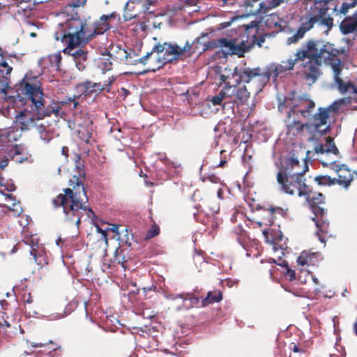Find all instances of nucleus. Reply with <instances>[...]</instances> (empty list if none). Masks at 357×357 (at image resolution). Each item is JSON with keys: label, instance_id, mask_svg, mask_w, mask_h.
<instances>
[{"label": "nucleus", "instance_id": "63", "mask_svg": "<svg viewBox=\"0 0 357 357\" xmlns=\"http://www.w3.org/2000/svg\"><path fill=\"white\" fill-rule=\"evenodd\" d=\"M70 101L72 100V101L73 102V107H74L75 108H76V107H77V106L78 105V102L75 100V98H73V99L70 98Z\"/></svg>", "mask_w": 357, "mask_h": 357}, {"label": "nucleus", "instance_id": "50", "mask_svg": "<svg viewBox=\"0 0 357 357\" xmlns=\"http://www.w3.org/2000/svg\"><path fill=\"white\" fill-rule=\"evenodd\" d=\"M85 61L86 60H81V59L75 61L76 67L78 68L79 70H83L85 68V66L84 63V61Z\"/></svg>", "mask_w": 357, "mask_h": 357}, {"label": "nucleus", "instance_id": "55", "mask_svg": "<svg viewBox=\"0 0 357 357\" xmlns=\"http://www.w3.org/2000/svg\"><path fill=\"white\" fill-rule=\"evenodd\" d=\"M0 56L1 58H6V57H12L15 56V55L8 54H7L2 48L0 47Z\"/></svg>", "mask_w": 357, "mask_h": 357}, {"label": "nucleus", "instance_id": "44", "mask_svg": "<svg viewBox=\"0 0 357 357\" xmlns=\"http://www.w3.org/2000/svg\"><path fill=\"white\" fill-rule=\"evenodd\" d=\"M111 132L113 133L114 137L119 140L123 137L121 128L114 126L111 128Z\"/></svg>", "mask_w": 357, "mask_h": 357}, {"label": "nucleus", "instance_id": "21", "mask_svg": "<svg viewBox=\"0 0 357 357\" xmlns=\"http://www.w3.org/2000/svg\"><path fill=\"white\" fill-rule=\"evenodd\" d=\"M236 98L234 102L238 104H244L250 98V92L248 91L245 85H241V83L237 84Z\"/></svg>", "mask_w": 357, "mask_h": 357}, {"label": "nucleus", "instance_id": "59", "mask_svg": "<svg viewBox=\"0 0 357 357\" xmlns=\"http://www.w3.org/2000/svg\"><path fill=\"white\" fill-rule=\"evenodd\" d=\"M10 324L7 321H3V323H0V328H4L5 327H10Z\"/></svg>", "mask_w": 357, "mask_h": 357}, {"label": "nucleus", "instance_id": "51", "mask_svg": "<svg viewBox=\"0 0 357 357\" xmlns=\"http://www.w3.org/2000/svg\"><path fill=\"white\" fill-rule=\"evenodd\" d=\"M3 178H0V186H3ZM1 193H2L5 197H6V199L8 200H13V201H15V198L10 194H4L1 191H0Z\"/></svg>", "mask_w": 357, "mask_h": 357}, {"label": "nucleus", "instance_id": "36", "mask_svg": "<svg viewBox=\"0 0 357 357\" xmlns=\"http://www.w3.org/2000/svg\"><path fill=\"white\" fill-rule=\"evenodd\" d=\"M323 145L326 146H325L326 149L330 150V151H328L327 152V153H333V154H337V153L338 149L336 147V146H335V144L334 143V141H333V139L332 138L327 137L326 139V144H324Z\"/></svg>", "mask_w": 357, "mask_h": 357}, {"label": "nucleus", "instance_id": "28", "mask_svg": "<svg viewBox=\"0 0 357 357\" xmlns=\"http://www.w3.org/2000/svg\"><path fill=\"white\" fill-rule=\"evenodd\" d=\"M237 84L234 81V84H226L222 87L223 93L226 96L227 99H228V102H234V99L236 98V92Z\"/></svg>", "mask_w": 357, "mask_h": 357}, {"label": "nucleus", "instance_id": "2", "mask_svg": "<svg viewBox=\"0 0 357 357\" xmlns=\"http://www.w3.org/2000/svg\"><path fill=\"white\" fill-rule=\"evenodd\" d=\"M75 167L77 174L70 180V185L73 188H66L65 194L59 195L53 199V204L56 207L62 206L66 215L65 220L70 224H75L78 227L84 215L86 218H91L94 213L86 205L88 197L82 183L86 172L79 155H76Z\"/></svg>", "mask_w": 357, "mask_h": 357}, {"label": "nucleus", "instance_id": "13", "mask_svg": "<svg viewBox=\"0 0 357 357\" xmlns=\"http://www.w3.org/2000/svg\"><path fill=\"white\" fill-rule=\"evenodd\" d=\"M12 70V67L8 66L6 61L0 62V93H6V89L9 87Z\"/></svg>", "mask_w": 357, "mask_h": 357}, {"label": "nucleus", "instance_id": "6", "mask_svg": "<svg viewBox=\"0 0 357 357\" xmlns=\"http://www.w3.org/2000/svg\"><path fill=\"white\" fill-rule=\"evenodd\" d=\"M20 136L21 134L14 130L5 129L0 130V149L6 148L9 158L17 163H22L28 160L27 155L24 153L22 146L13 144Z\"/></svg>", "mask_w": 357, "mask_h": 357}, {"label": "nucleus", "instance_id": "62", "mask_svg": "<svg viewBox=\"0 0 357 357\" xmlns=\"http://www.w3.org/2000/svg\"><path fill=\"white\" fill-rule=\"evenodd\" d=\"M292 350L294 352H296V353L300 351L299 347L297 345H296V344L294 345V347H293Z\"/></svg>", "mask_w": 357, "mask_h": 357}, {"label": "nucleus", "instance_id": "27", "mask_svg": "<svg viewBox=\"0 0 357 357\" xmlns=\"http://www.w3.org/2000/svg\"><path fill=\"white\" fill-rule=\"evenodd\" d=\"M305 197L306 201L308 202L310 206L320 204L324 202V196L321 192H307V195H303Z\"/></svg>", "mask_w": 357, "mask_h": 357}, {"label": "nucleus", "instance_id": "23", "mask_svg": "<svg viewBox=\"0 0 357 357\" xmlns=\"http://www.w3.org/2000/svg\"><path fill=\"white\" fill-rule=\"evenodd\" d=\"M234 41L227 38H221L213 43V47H219L225 55L232 54Z\"/></svg>", "mask_w": 357, "mask_h": 357}, {"label": "nucleus", "instance_id": "34", "mask_svg": "<svg viewBox=\"0 0 357 357\" xmlns=\"http://www.w3.org/2000/svg\"><path fill=\"white\" fill-rule=\"evenodd\" d=\"M248 50V48L243 41L238 45L234 42L232 54H236L238 56H242Z\"/></svg>", "mask_w": 357, "mask_h": 357}, {"label": "nucleus", "instance_id": "53", "mask_svg": "<svg viewBox=\"0 0 357 357\" xmlns=\"http://www.w3.org/2000/svg\"><path fill=\"white\" fill-rule=\"evenodd\" d=\"M19 204H20L19 202L18 203L14 202L13 204V208H12V210L15 211L18 214H20L22 212V210L21 207L19 206Z\"/></svg>", "mask_w": 357, "mask_h": 357}, {"label": "nucleus", "instance_id": "60", "mask_svg": "<svg viewBox=\"0 0 357 357\" xmlns=\"http://www.w3.org/2000/svg\"><path fill=\"white\" fill-rule=\"evenodd\" d=\"M16 189L15 185L13 183H11L8 188H7V190L9 191V192H13V191H15Z\"/></svg>", "mask_w": 357, "mask_h": 357}, {"label": "nucleus", "instance_id": "17", "mask_svg": "<svg viewBox=\"0 0 357 357\" xmlns=\"http://www.w3.org/2000/svg\"><path fill=\"white\" fill-rule=\"evenodd\" d=\"M328 10V8L326 6L319 8L316 16L319 18L317 24L320 26H324L328 30H330L333 26V19L331 16L327 15Z\"/></svg>", "mask_w": 357, "mask_h": 357}, {"label": "nucleus", "instance_id": "26", "mask_svg": "<svg viewBox=\"0 0 357 357\" xmlns=\"http://www.w3.org/2000/svg\"><path fill=\"white\" fill-rule=\"evenodd\" d=\"M166 298L169 300H175L176 298L182 299L183 305H182V307L178 306L177 307L178 310H181L183 309L188 310V309H190L191 307H193V305H192L186 293H183V294H168V295H166Z\"/></svg>", "mask_w": 357, "mask_h": 357}, {"label": "nucleus", "instance_id": "7", "mask_svg": "<svg viewBox=\"0 0 357 357\" xmlns=\"http://www.w3.org/2000/svg\"><path fill=\"white\" fill-rule=\"evenodd\" d=\"M233 78L237 84L244 82L249 83L255 78L260 82L259 91H261L264 85L268 82V75H266V72L262 70L259 67L257 68H235L233 73Z\"/></svg>", "mask_w": 357, "mask_h": 357}, {"label": "nucleus", "instance_id": "43", "mask_svg": "<svg viewBox=\"0 0 357 357\" xmlns=\"http://www.w3.org/2000/svg\"><path fill=\"white\" fill-rule=\"evenodd\" d=\"M159 227L157 225H153L148 231L146 234V238H151L155 237V236L158 235L159 234Z\"/></svg>", "mask_w": 357, "mask_h": 357}, {"label": "nucleus", "instance_id": "56", "mask_svg": "<svg viewBox=\"0 0 357 357\" xmlns=\"http://www.w3.org/2000/svg\"><path fill=\"white\" fill-rule=\"evenodd\" d=\"M29 344L32 347H42L45 345V343H35L33 342H31Z\"/></svg>", "mask_w": 357, "mask_h": 357}, {"label": "nucleus", "instance_id": "32", "mask_svg": "<svg viewBox=\"0 0 357 357\" xmlns=\"http://www.w3.org/2000/svg\"><path fill=\"white\" fill-rule=\"evenodd\" d=\"M319 19V18L317 17L316 15L311 16L307 21L302 22L299 29L303 31L304 30L305 33L307 31L310 30L315 24H317Z\"/></svg>", "mask_w": 357, "mask_h": 357}, {"label": "nucleus", "instance_id": "45", "mask_svg": "<svg viewBox=\"0 0 357 357\" xmlns=\"http://www.w3.org/2000/svg\"><path fill=\"white\" fill-rule=\"evenodd\" d=\"M102 63L104 64V70H109L112 66V62L109 59L104 58L102 59Z\"/></svg>", "mask_w": 357, "mask_h": 357}, {"label": "nucleus", "instance_id": "40", "mask_svg": "<svg viewBox=\"0 0 357 357\" xmlns=\"http://www.w3.org/2000/svg\"><path fill=\"white\" fill-rule=\"evenodd\" d=\"M61 60V56L60 53H56V54L50 56V61L52 64V66H54L56 68H59Z\"/></svg>", "mask_w": 357, "mask_h": 357}, {"label": "nucleus", "instance_id": "41", "mask_svg": "<svg viewBox=\"0 0 357 357\" xmlns=\"http://www.w3.org/2000/svg\"><path fill=\"white\" fill-rule=\"evenodd\" d=\"M0 151H4L3 156L0 158V169H4L8 166V162L11 158H9L8 154H7L6 148H4L3 149H0Z\"/></svg>", "mask_w": 357, "mask_h": 357}, {"label": "nucleus", "instance_id": "5", "mask_svg": "<svg viewBox=\"0 0 357 357\" xmlns=\"http://www.w3.org/2000/svg\"><path fill=\"white\" fill-rule=\"evenodd\" d=\"M308 170V166L305 162L304 169L301 172H295L289 176L283 175L278 172L277 181L281 186V190L289 195L297 193L298 196L303 197L310 192V187L305 183L304 174Z\"/></svg>", "mask_w": 357, "mask_h": 357}, {"label": "nucleus", "instance_id": "47", "mask_svg": "<svg viewBox=\"0 0 357 357\" xmlns=\"http://www.w3.org/2000/svg\"><path fill=\"white\" fill-rule=\"evenodd\" d=\"M285 275L286 277L289 278V280L292 281L296 279L295 271H293L290 268H287Z\"/></svg>", "mask_w": 357, "mask_h": 357}, {"label": "nucleus", "instance_id": "58", "mask_svg": "<svg viewBox=\"0 0 357 357\" xmlns=\"http://www.w3.org/2000/svg\"><path fill=\"white\" fill-rule=\"evenodd\" d=\"M97 230L99 233L101 234V235L102 236L103 238H106L107 237V232L104 230H102V229H100V227H98L97 228Z\"/></svg>", "mask_w": 357, "mask_h": 357}, {"label": "nucleus", "instance_id": "8", "mask_svg": "<svg viewBox=\"0 0 357 357\" xmlns=\"http://www.w3.org/2000/svg\"><path fill=\"white\" fill-rule=\"evenodd\" d=\"M330 130L331 121L328 109L319 107L318 112L313 116L312 122L307 123V132L312 137H315L317 134L325 135Z\"/></svg>", "mask_w": 357, "mask_h": 357}, {"label": "nucleus", "instance_id": "61", "mask_svg": "<svg viewBox=\"0 0 357 357\" xmlns=\"http://www.w3.org/2000/svg\"><path fill=\"white\" fill-rule=\"evenodd\" d=\"M222 194H223V191H222V189H219V190H218V197L219 198L222 199Z\"/></svg>", "mask_w": 357, "mask_h": 357}, {"label": "nucleus", "instance_id": "52", "mask_svg": "<svg viewBox=\"0 0 357 357\" xmlns=\"http://www.w3.org/2000/svg\"><path fill=\"white\" fill-rule=\"evenodd\" d=\"M64 317H65L64 314L56 313V314H51L50 316V320H57V319H61V318H63Z\"/></svg>", "mask_w": 357, "mask_h": 357}, {"label": "nucleus", "instance_id": "15", "mask_svg": "<svg viewBox=\"0 0 357 357\" xmlns=\"http://www.w3.org/2000/svg\"><path fill=\"white\" fill-rule=\"evenodd\" d=\"M112 14L110 15H103L100 17V20L94 23L93 24V30L91 31V33L93 36L95 35L102 34L107 30L109 29V24L108 23V20L112 17Z\"/></svg>", "mask_w": 357, "mask_h": 357}, {"label": "nucleus", "instance_id": "30", "mask_svg": "<svg viewBox=\"0 0 357 357\" xmlns=\"http://www.w3.org/2000/svg\"><path fill=\"white\" fill-rule=\"evenodd\" d=\"M30 254L33 256L36 264L40 266V268H42L45 264H47L45 257L43 252L37 250L33 246L31 248Z\"/></svg>", "mask_w": 357, "mask_h": 357}, {"label": "nucleus", "instance_id": "20", "mask_svg": "<svg viewBox=\"0 0 357 357\" xmlns=\"http://www.w3.org/2000/svg\"><path fill=\"white\" fill-rule=\"evenodd\" d=\"M284 23L285 22L277 14L269 15L265 20V24L268 27L275 28L279 31L282 30Z\"/></svg>", "mask_w": 357, "mask_h": 357}, {"label": "nucleus", "instance_id": "42", "mask_svg": "<svg viewBox=\"0 0 357 357\" xmlns=\"http://www.w3.org/2000/svg\"><path fill=\"white\" fill-rule=\"evenodd\" d=\"M193 307H201L202 303L199 297L193 296L191 294L186 293Z\"/></svg>", "mask_w": 357, "mask_h": 357}, {"label": "nucleus", "instance_id": "18", "mask_svg": "<svg viewBox=\"0 0 357 357\" xmlns=\"http://www.w3.org/2000/svg\"><path fill=\"white\" fill-rule=\"evenodd\" d=\"M315 224L317 228V231H316V235L317 236L319 240L321 243H326V237L328 234V227L329 222L327 218H323L321 220H317L315 221Z\"/></svg>", "mask_w": 357, "mask_h": 357}, {"label": "nucleus", "instance_id": "3", "mask_svg": "<svg viewBox=\"0 0 357 357\" xmlns=\"http://www.w3.org/2000/svg\"><path fill=\"white\" fill-rule=\"evenodd\" d=\"M206 36L207 34H203L202 36L195 38L192 43L187 40L183 47L179 46L176 43H158L153 47L151 52H147L144 56L135 60L134 63H140L145 64L147 59L153 53H157L156 61L158 66L150 70L155 72L156 70L162 68L166 63L183 61L194 54H202L212 48L213 43L207 42L206 40Z\"/></svg>", "mask_w": 357, "mask_h": 357}, {"label": "nucleus", "instance_id": "19", "mask_svg": "<svg viewBox=\"0 0 357 357\" xmlns=\"http://www.w3.org/2000/svg\"><path fill=\"white\" fill-rule=\"evenodd\" d=\"M317 257V254L314 252H309L307 251H303L297 259V263L299 266H314Z\"/></svg>", "mask_w": 357, "mask_h": 357}, {"label": "nucleus", "instance_id": "54", "mask_svg": "<svg viewBox=\"0 0 357 357\" xmlns=\"http://www.w3.org/2000/svg\"><path fill=\"white\" fill-rule=\"evenodd\" d=\"M301 273H303H303H304L305 274H306L307 276H310V277H312V280H313V281H314V282L316 284H318V283H319V280H318V279H317V278L313 277V275L310 274V271H303V270H301Z\"/></svg>", "mask_w": 357, "mask_h": 357}, {"label": "nucleus", "instance_id": "57", "mask_svg": "<svg viewBox=\"0 0 357 357\" xmlns=\"http://www.w3.org/2000/svg\"><path fill=\"white\" fill-rule=\"evenodd\" d=\"M227 163V160L225 159H222L219 164L216 165V167H223Z\"/></svg>", "mask_w": 357, "mask_h": 357}, {"label": "nucleus", "instance_id": "31", "mask_svg": "<svg viewBox=\"0 0 357 357\" xmlns=\"http://www.w3.org/2000/svg\"><path fill=\"white\" fill-rule=\"evenodd\" d=\"M156 156L158 158V160L155 162L156 166L162 170L166 171L168 167L173 165V162L167 158L165 155L162 153H157Z\"/></svg>", "mask_w": 357, "mask_h": 357}, {"label": "nucleus", "instance_id": "64", "mask_svg": "<svg viewBox=\"0 0 357 357\" xmlns=\"http://www.w3.org/2000/svg\"><path fill=\"white\" fill-rule=\"evenodd\" d=\"M331 357H345V355L343 354H340V355H336L335 354H333L331 355Z\"/></svg>", "mask_w": 357, "mask_h": 357}, {"label": "nucleus", "instance_id": "25", "mask_svg": "<svg viewBox=\"0 0 357 357\" xmlns=\"http://www.w3.org/2000/svg\"><path fill=\"white\" fill-rule=\"evenodd\" d=\"M36 128L40 135V139L45 142L47 143L53 138L54 134L51 129L43 123L39 122Z\"/></svg>", "mask_w": 357, "mask_h": 357}, {"label": "nucleus", "instance_id": "38", "mask_svg": "<svg viewBox=\"0 0 357 357\" xmlns=\"http://www.w3.org/2000/svg\"><path fill=\"white\" fill-rule=\"evenodd\" d=\"M225 100H227V98L225 96V93H223V91L222 89L218 94L215 95L211 98V102L214 106L220 105L222 104Z\"/></svg>", "mask_w": 357, "mask_h": 357}, {"label": "nucleus", "instance_id": "9", "mask_svg": "<svg viewBox=\"0 0 357 357\" xmlns=\"http://www.w3.org/2000/svg\"><path fill=\"white\" fill-rule=\"evenodd\" d=\"M285 107L289 108L287 112L288 118H290L291 112L304 118H309L311 116V112L314 108L315 104L313 101L304 99H291L285 102Z\"/></svg>", "mask_w": 357, "mask_h": 357}, {"label": "nucleus", "instance_id": "29", "mask_svg": "<svg viewBox=\"0 0 357 357\" xmlns=\"http://www.w3.org/2000/svg\"><path fill=\"white\" fill-rule=\"evenodd\" d=\"M356 6L357 0H348L347 1H344L342 3L340 9H337V7H335L334 10L335 12H338L340 14L346 15L351 9H353Z\"/></svg>", "mask_w": 357, "mask_h": 357}, {"label": "nucleus", "instance_id": "49", "mask_svg": "<svg viewBox=\"0 0 357 357\" xmlns=\"http://www.w3.org/2000/svg\"><path fill=\"white\" fill-rule=\"evenodd\" d=\"M207 180L213 183H218L220 181V179L218 176L215 174H210L207 177Z\"/></svg>", "mask_w": 357, "mask_h": 357}, {"label": "nucleus", "instance_id": "46", "mask_svg": "<svg viewBox=\"0 0 357 357\" xmlns=\"http://www.w3.org/2000/svg\"><path fill=\"white\" fill-rule=\"evenodd\" d=\"M326 146H324L323 144H319L315 146L314 151L317 153H327V152L329 151L328 149H325Z\"/></svg>", "mask_w": 357, "mask_h": 357}, {"label": "nucleus", "instance_id": "35", "mask_svg": "<svg viewBox=\"0 0 357 357\" xmlns=\"http://www.w3.org/2000/svg\"><path fill=\"white\" fill-rule=\"evenodd\" d=\"M305 35V31L298 29L296 33H295L293 36L289 37L287 40V44L291 45L293 43H297L299 40H301Z\"/></svg>", "mask_w": 357, "mask_h": 357}, {"label": "nucleus", "instance_id": "10", "mask_svg": "<svg viewBox=\"0 0 357 357\" xmlns=\"http://www.w3.org/2000/svg\"><path fill=\"white\" fill-rule=\"evenodd\" d=\"M17 96H9L3 99L0 102V114L5 117H9L13 111V114L17 112L16 107H20L24 105V102L20 101L23 100L24 96L20 93L19 91V85L17 89Z\"/></svg>", "mask_w": 357, "mask_h": 357}, {"label": "nucleus", "instance_id": "16", "mask_svg": "<svg viewBox=\"0 0 357 357\" xmlns=\"http://www.w3.org/2000/svg\"><path fill=\"white\" fill-rule=\"evenodd\" d=\"M77 135L79 139L85 143H91V139L93 135L92 122L91 120L86 121L84 126L79 125V128L77 129Z\"/></svg>", "mask_w": 357, "mask_h": 357}, {"label": "nucleus", "instance_id": "22", "mask_svg": "<svg viewBox=\"0 0 357 357\" xmlns=\"http://www.w3.org/2000/svg\"><path fill=\"white\" fill-rule=\"evenodd\" d=\"M307 131V123H302L299 121H294L287 126V132L294 136L301 135Z\"/></svg>", "mask_w": 357, "mask_h": 357}, {"label": "nucleus", "instance_id": "24", "mask_svg": "<svg viewBox=\"0 0 357 357\" xmlns=\"http://www.w3.org/2000/svg\"><path fill=\"white\" fill-rule=\"evenodd\" d=\"M222 299V293L219 291H208L207 296L201 300V307H205L210 304L218 303Z\"/></svg>", "mask_w": 357, "mask_h": 357}, {"label": "nucleus", "instance_id": "12", "mask_svg": "<svg viewBox=\"0 0 357 357\" xmlns=\"http://www.w3.org/2000/svg\"><path fill=\"white\" fill-rule=\"evenodd\" d=\"M314 181L319 185H333L336 183H338L340 185H342L345 188H348L350 185V183L352 181V178L350 174H349L348 176H342V175H339V178H332L331 176L328 175H320L317 176L314 178Z\"/></svg>", "mask_w": 357, "mask_h": 357}, {"label": "nucleus", "instance_id": "4", "mask_svg": "<svg viewBox=\"0 0 357 357\" xmlns=\"http://www.w3.org/2000/svg\"><path fill=\"white\" fill-rule=\"evenodd\" d=\"M92 37L93 34L89 30L87 24L79 18L77 13L65 23H60L58 30L54 33L56 40H61L66 44L64 52L72 56L74 61L86 59V52L77 47L88 43Z\"/></svg>", "mask_w": 357, "mask_h": 357}, {"label": "nucleus", "instance_id": "39", "mask_svg": "<svg viewBox=\"0 0 357 357\" xmlns=\"http://www.w3.org/2000/svg\"><path fill=\"white\" fill-rule=\"evenodd\" d=\"M225 100H227V98L225 96V93H223V91L222 89L218 94L215 95L211 98V102L214 106L220 105L222 104Z\"/></svg>", "mask_w": 357, "mask_h": 357}, {"label": "nucleus", "instance_id": "11", "mask_svg": "<svg viewBox=\"0 0 357 357\" xmlns=\"http://www.w3.org/2000/svg\"><path fill=\"white\" fill-rule=\"evenodd\" d=\"M113 82V78H109L103 83L93 82L87 80L80 83L78 87L85 96H88L93 93H99L102 91H109V86Z\"/></svg>", "mask_w": 357, "mask_h": 357}, {"label": "nucleus", "instance_id": "14", "mask_svg": "<svg viewBox=\"0 0 357 357\" xmlns=\"http://www.w3.org/2000/svg\"><path fill=\"white\" fill-rule=\"evenodd\" d=\"M340 30L343 35L357 31V11L351 16H347L340 24Z\"/></svg>", "mask_w": 357, "mask_h": 357}, {"label": "nucleus", "instance_id": "37", "mask_svg": "<svg viewBox=\"0 0 357 357\" xmlns=\"http://www.w3.org/2000/svg\"><path fill=\"white\" fill-rule=\"evenodd\" d=\"M345 99H340L338 100H336L333 102L331 105H329L328 107H324V109H328V113L330 114L331 112H335L339 109V107L341 105L344 103Z\"/></svg>", "mask_w": 357, "mask_h": 357}, {"label": "nucleus", "instance_id": "1", "mask_svg": "<svg viewBox=\"0 0 357 357\" xmlns=\"http://www.w3.org/2000/svg\"><path fill=\"white\" fill-rule=\"evenodd\" d=\"M19 91L24 96L23 100H20L24 102V107L15 116V128H9V130L18 132V129L22 131L29 130L36 127L45 116L52 114L59 116L63 114L62 108L59 104L45 106L43 91L40 82L36 77L26 75L19 83Z\"/></svg>", "mask_w": 357, "mask_h": 357}, {"label": "nucleus", "instance_id": "48", "mask_svg": "<svg viewBox=\"0 0 357 357\" xmlns=\"http://www.w3.org/2000/svg\"><path fill=\"white\" fill-rule=\"evenodd\" d=\"M299 164V161L297 158L291 157L288 159V165L291 167H294L295 166H298Z\"/></svg>", "mask_w": 357, "mask_h": 357}, {"label": "nucleus", "instance_id": "33", "mask_svg": "<svg viewBox=\"0 0 357 357\" xmlns=\"http://www.w3.org/2000/svg\"><path fill=\"white\" fill-rule=\"evenodd\" d=\"M312 213L314 217L312 218V220L315 222L317 220H321L326 218L325 209L323 207L319 206V204L310 206Z\"/></svg>", "mask_w": 357, "mask_h": 357}]
</instances>
